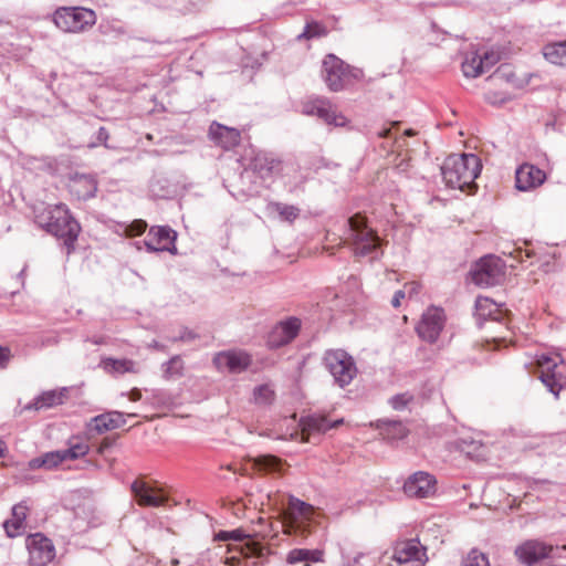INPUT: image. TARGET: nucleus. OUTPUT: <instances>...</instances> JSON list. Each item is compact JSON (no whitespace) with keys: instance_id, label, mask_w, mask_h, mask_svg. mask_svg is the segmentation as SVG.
<instances>
[{"instance_id":"c03bdc74","label":"nucleus","mask_w":566,"mask_h":566,"mask_svg":"<svg viewBox=\"0 0 566 566\" xmlns=\"http://www.w3.org/2000/svg\"><path fill=\"white\" fill-rule=\"evenodd\" d=\"M481 60H483V72L490 70L494 64L499 61V54L493 51H488L481 54Z\"/></svg>"},{"instance_id":"393cba45","label":"nucleus","mask_w":566,"mask_h":566,"mask_svg":"<svg viewBox=\"0 0 566 566\" xmlns=\"http://www.w3.org/2000/svg\"><path fill=\"white\" fill-rule=\"evenodd\" d=\"M28 511L29 507L23 502L12 507V517L3 523L4 531L9 537H15L25 532Z\"/></svg>"},{"instance_id":"0eeeda50","label":"nucleus","mask_w":566,"mask_h":566,"mask_svg":"<svg viewBox=\"0 0 566 566\" xmlns=\"http://www.w3.org/2000/svg\"><path fill=\"white\" fill-rule=\"evenodd\" d=\"M426 548L418 539L398 543L391 555L381 557V566H421L427 562Z\"/></svg>"},{"instance_id":"423d86ee","label":"nucleus","mask_w":566,"mask_h":566,"mask_svg":"<svg viewBox=\"0 0 566 566\" xmlns=\"http://www.w3.org/2000/svg\"><path fill=\"white\" fill-rule=\"evenodd\" d=\"M323 365L340 388L348 386L358 373L354 358L344 349L326 350Z\"/></svg>"},{"instance_id":"e2e57ef3","label":"nucleus","mask_w":566,"mask_h":566,"mask_svg":"<svg viewBox=\"0 0 566 566\" xmlns=\"http://www.w3.org/2000/svg\"><path fill=\"white\" fill-rule=\"evenodd\" d=\"M139 244H140V242H135V245L137 247V249H140Z\"/></svg>"},{"instance_id":"bf43d9fd","label":"nucleus","mask_w":566,"mask_h":566,"mask_svg":"<svg viewBox=\"0 0 566 566\" xmlns=\"http://www.w3.org/2000/svg\"><path fill=\"white\" fill-rule=\"evenodd\" d=\"M4 450H6V443L0 439V457L3 455Z\"/></svg>"},{"instance_id":"72a5a7b5","label":"nucleus","mask_w":566,"mask_h":566,"mask_svg":"<svg viewBox=\"0 0 566 566\" xmlns=\"http://www.w3.org/2000/svg\"><path fill=\"white\" fill-rule=\"evenodd\" d=\"M462 71L467 77H478L483 74V60H481V54L476 52L468 54L462 62Z\"/></svg>"},{"instance_id":"6ab92c4d","label":"nucleus","mask_w":566,"mask_h":566,"mask_svg":"<svg viewBox=\"0 0 566 566\" xmlns=\"http://www.w3.org/2000/svg\"><path fill=\"white\" fill-rule=\"evenodd\" d=\"M251 363V356L243 350L221 352L213 357V364L219 370L227 369L234 374L244 371Z\"/></svg>"},{"instance_id":"603ef678","label":"nucleus","mask_w":566,"mask_h":566,"mask_svg":"<svg viewBox=\"0 0 566 566\" xmlns=\"http://www.w3.org/2000/svg\"><path fill=\"white\" fill-rule=\"evenodd\" d=\"M153 398L158 403L167 405L169 402V399H166V394L164 391L154 392Z\"/></svg>"},{"instance_id":"864d4df0","label":"nucleus","mask_w":566,"mask_h":566,"mask_svg":"<svg viewBox=\"0 0 566 566\" xmlns=\"http://www.w3.org/2000/svg\"><path fill=\"white\" fill-rule=\"evenodd\" d=\"M129 399L132 401H138L140 400L142 398V392L138 390V389H133L130 392H129Z\"/></svg>"},{"instance_id":"7ed1b4c3","label":"nucleus","mask_w":566,"mask_h":566,"mask_svg":"<svg viewBox=\"0 0 566 566\" xmlns=\"http://www.w3.org/2000/svg\"><path fill=\"white\" fill-rule=\"evenodd\" d=\"M345 231V241L350 244L355 256H369L377 259L380 252L381 240L378 234L367 226L366 218L357 213L348 218Z\"/></svg>"},{"instance_id":"4d7b16f0","label":"nucleus","mask_w":566,"mask_h":566,"mask_svg":"<svg viewBox=\"0 0 566 566\" xmlns=\"http://www.w3.org/2000/svg\"><path fill=\"white\" fill-rule=\"evenodd\" d=\"M364 557V554L363 553H359L357 554L355 557H354V560L353 563H347L346 566H356L359 562V558Z\"/></svg>"},{"instance_id":"de8ad7c7","label":"nucleus","mask_w":566,"mask_h":566,"mask_svg":"<svg viewBox=\"0 0 566 566\" xmlns=\"http://www.w3.org/2000/svg\"><path fill=\"white\" fill-rule=\"evenodd\" d=\"M11 359V352L8 347L0 346V369L7 367Z\"/></svg>"},{"instance_id":"37998d69","label":"nucleus","mask_w":566,"mask_h":566,"mask_svg":"<svg viewBox=\"0 0 566 566\" xmlns=\"http://www.w3.org/2000/svg\"><path fill=\"white\" fill-rule=\"evenodd\" d=\"M412 400L409 394H399L390 398V405L395 410H402Z\"/></svg>"},{"instance_id":"680f3d73","label":"nucleus","mask_w":566,"mask_h":566,"mask_svg":"<svg viewBox=\"0 0 566 566\" xmlns=\"http://www.w3.org/2000/svg\"><path fill=\"white\" fill-rule=\"evenodd\" d=\"M388 133V130H385L384 134H380V136H387Z\"/></svg>"},{"instance_id":"ddd939ff","label":"nucleus","mask_w":566,"mask_h":566,"mask_svg":"<svg viewBox=\"0 0 566 566\" xmlns=\"http://www.w3.org/2000/svg\"><path fill=\"white\" fill-rule=\"evenodd\" d=\"M27 548L32 566H45L55 557V547L52 541L39 533L28 537Z\"/></svg>"},{"instance_id":"13d9d810","label":"nucleus","mask_w":566,"mask_h":566,"mask_svg":"<svg viewBox=\"0 0 566 566\" xmlns=\"http://www.w3.org/2000/svg\"><path fill=\"white\" fill-rule=\"evenodd\" d=\"M151 347H154V348H156V349H158V350H164V349H165V346H164V345H161V344H160V343H158V342H154V343L151 344Z\"/></svg>"},{"instance_id":"8fccbe9b","label":"nucleus","mask_w":566,"mask_h":566,"mask_svg":"<svg viewBox=\"0 0 566 566\" xmlns=\"http://www.w3.org/2000/svg\"><path fill=\"white\" fill-rule=\"evenodd\" d=\"M419 290H420V285L416 282L405 285L406 295L408 294L409 297L417 295L419 293Z\"/></svg>"},{"instance_id":"2eb2a0df","label":"nucleus","mask_w":566,"mask_h":566,"mask_svg":"<svg viewBox=\"0 0 566 566\" xmlns=\"http://www.w3.org/2000/svg\"><path fill=\"white\" fill-rule=\"evenodd\" d=\"M402 489L408 497L427 499L436 493L437 480L428 472L418 471L406 480Z\"/></svg>"},{"instance_id":"3c124183","label":"nucleus","mask_w":566,"mask_h":566,"mask_svg":"<svg viewBox=\"0 0 566 566\" xmlns=\"http://www.w3.org/2000/svg\"><path fill=\"white\" fill-rule=\"evenodd\" d=\"M109 135H108V132L106 130L105 127H99L98 132H97V140L102 144H104L105 146L106 145V142L108 139Z\"/></svg>"},{"instance_id":"20e7f679","label":"nucleus","mask_w":566,"mask_h":566,"mask_svg":"<svg viewBox=\"0 0 566 566\" xmlns=\"http://www.w3.org/2000/svg\"><path fill=\"white\" fill-rule=\"evenodd\" d=\"M315 516V509L294 495L289 496L287 506L283 513L285 532L290 535L305 536L310 532Z\"/></svg>"},{"instance_id":"a878e982","label":"nucleus","mask_w":566,"mask_h":566,"mask_svg":"<svg viewBox=\"0 0 566 566\" xmlns=\"http://www.w3.org/2000/svg\"><path fill=\"white\" fill-rule=\"evenodd\" d=\"M251 167L261 178H269L280 171L281 160L271 154L258 153L251 161Z\"/></svg>"},{"instance_id":"412c9836","label":"nucleus","mask_w":566,"mask_h":566,"mask_svg":"<svg viewBox=\"0 0 566 566\" xmlns=\"http://www.w3.org/2000/svg\"><path fill=\"white\" fill-rule=\"evenodd\" d=\"M209 137L214 144L229 150L240 144L241 133L237 128L213 122L209 128Z\"/></svg>"},{"instance_id":"f704fd0d","label":"nucleus","mask_w":566,"mask_h":566,"mask_svg":"<svg viewBox=\"0 0 566 566\" xmlns=\"http://www.w3.org/2000/svg\"><path fill=\"white\" fill-rule=\"evenodd\" d=\"M476 315L480 318L490 317L497 321L500 318V310L496 304L489 297H479L475 302Z\"/></svg>"},{"instance_id":"9b49d317","label":"nucleus","mask_w":566,"mask_h":566,"mask_svg":"<svg viewBox=\"0 0 566 566\" xmlns=\"http://www.w3.org/2000/svg\"><path fill=\"white\" fill-rule=\"evenodd\" d=\"M322 76L329 91L339 92L349 80V65L336 55L328 54L323 60Z\"/></svg>"},{"instance_id":"c756f323","label":"nucleus","mask_w":566,"mask_h":566,"mask_svg":"<svg viewBox=\"0 0 566 566\" xmlns=\"http://www.w3.org/2000/svg\"><path fill=\"white\" fill-rule=\"evenodd\" d=\"M324 553L319 549L294 548L289 552L286 562L289 564H297L305 562L304 566H311L310 563L323 562Z\"/></svg>"},{"instance_id":"aec40b11","label":"nucleus","mask_w":566,"mask_h":566,"mask_svg":"<svg viewBox=\"0 0 566 566\" xmlns=\"http://www.w3.org/2000/svg\"><path fill=\"white\" fill-rule=\"evenodd\" d=\"M545 180L546 174L532 164L521 165L515 172V186L521 191L535 189Z\"/></svg>"},{"instance_id":"6e6552de","label":"nucleus","mask_w":566,"mask_h":566,"mask_svg":"<svg viewBox=\"0 0 566 566\" xmlns=\"http://www.w3.org/2000/svg\"><path fill=\"white\" fill-rule=\"evenodd\" d=\"M559 364H563V358L558 354H542L537 357L539 379L556 398L566 386V375L558 370Z\"/></svg>"},{"instance_id":"58836bf2","label":"nucleus","mask_w":566,"mask_h":566,"mask_svg":"<svg viewBox=\"0 0 566 566\" xmlns=\"http://www.w3.org/2000/svg\"><path fill=\"white\" fill-rule=\"evenodd\" d=\"M182 369L184 361L179 355L171 357L168 361L163 364V373L167 379L181 376Z\"/></svg>"},{"instance_id":"f03ea898","label":"nucleus","mask_w":566,"mask_h":566,"mask_svg":"<svg viewBox=\"0 0 566 566\" xmlns=\"http://www.w3.org/2000/svg\"><path fill=\"white\" fill-rule=\"evenodd\" d=\"M482 169L480 158L474 154H452L446 158L441 166V174L446 185L462 191H472L476 188L475 179Z\"/></svg>"},{"instance_id":"09e8293b","label":"nucleus","mask_w":566,"mask_h":566,"mask_svg":"<svg viewBox=\"0 0 566 566\" xmlns=\"http://www.w3.org/2000/svg\"><path fill=\"white\" fill-rule=\"evenodd\" d=\"M405 297H406V291L405 290L396 291L394 296H392V300H391V305L394 307H399L400 304H401V300H403Z\"/></svg>"},{"instance_id":"7c9ffc66","label":"nucleus","mask_w":566,"mask_h":566,"mask_svg":"<svg viewBox=\"0 0 566 566\" xmlns=\"http://www.w3.org/2000/svg\"><path fill=\"white\" fill-rule=\"evenodd\" d=\"M65 461L85 457L90 451L88 443L81 437L73 436L67 440V448L62 450Z\"/></svg>"},{"instance_id":"1a4fd4ad","label":"nucleus","mask_w":566,"mask_h":566,"mask_svg":"<svg viewBox=\"0 0 566 566\" xmlns=\"http://www.w3.org/2000/svg\"><path fill=\"white\" fill-rule=\"evenodd\" d=\"M447 316L443 308L429 306L416 325V333L420 339L429 344H436L444 329Z\"/></svg>"},{"instance_id":"5fc2aeb1","label":"nucleus","mask_w":566,"mask_h":566,"mask_svg":"<svg viewBox=\"0 0 566 566\" xmlns=\"http://www.w3.org/2000/svg\"><path fill=\"white\" fill-rule=\"evenodd\" d=\"M361 75V71L358 69H350L349 67V77L359 78Z\"/></svg>"},{"instance_id":"c9c22d12","label":"nucleus","mask_w":566,"mask_h":566,"mask_svg":"<svg viewBox=\"0 0 566 566\" xmlns=\"http://www.w3.org/2000/svg\"><path fill=\"white\" fill-rule=\"evenodd\" d=\"M269 208L272 211H275L282 221H286L290 223L294 222L300 217L301 213L298 207L293 205H285L282 202H271L269 205Z\"/></svg>"},{"instance_id":"473e14b6","label":"nucleus","mask_w":566,"mask_h":566,"mask_svg":"<svg viewBox=\"0 0 566 566\" xmlns=\"http://www.w3.org/2000/svg\"><path fill=\"white\" fill-rule=\"evenodd\" d=\"M64 394L63 391L49 390L42 392L38 396L33 403L28 408H33L35 410L48 409L54 406H59L63 402Z\"/></svg>"},{"instance_id":"79ce46f5","label":"nucleus","mask_w":566,"mask_h":566,"mask_svg":"<svg viewBox=\"0 0 566 566\" xmlns=\"http://www.w3.org/2000/svg\"><path fill=\"white\" fill-rule=\"evenodd\" d=\"M461 566H490V563L483 553L472 549L463 559Z\"/></svg>"},{"instance_id":"f3484780","label":"nucleus","mask_w":566,"mask_h":566,"mask_svg":"<svg viewBox=\"0 0 566 566\" xmlns=\"http://www.w3.org/2000/svg\"><path fill=\"white\" fill-rule=\"evenodd\" d=\"M130 491L139 506L158 507L167 502V496L161 489L153 486L142 479H136L130 484Z\"/></svg>"},{"instance_id":"c85d7f7f","label":"nucleus","mask_w":566,"mask_h":566,"mask_svg":"<svg viewBox=\"0 0 566 566\" xmlns=\"http://www.w3.org/2000/svg\"><path fill=\"white\" fill-rule=\"evenodd\" d=\"M65 461V455L62 450L50 451L41 457L33 458L29 461L28 465L31 470L46 469L52 470Z\"/></svg>"},{"instance_id":"a211bd4d","label":"nucleus","mask_w":566,"mask_h":566,"mask_svg":"<svg viewBox=\"0 0 566 566\" xmlns=\"http://www.w3.org/2000/svg\"><path fill=\"white\" fill-rule=\"evenodd\" d=\"M554 547L536 539H530L515 548L517 559L526 565L533 566L543 558L551 557Z\"/></svg>"},{"instance_id":"9d476101","label":"nucleus","mask_w":566,"mask_h":566,"mask_svg":"<svg viewBox=\"0 0 566 566\" xmlns=\"http://www.w3.org/2000/svg\"><path fill=\"white\" fill-rule=\"evenodd\" d=\"M503 275V266L500 260L491 255L480 259L471 270L472 281L481 287L499 284Z\"/></svg>"},{"instance_id":"bb28decb","label":"nucleus","mask_w":566,"mask_h":566,"mask_svg":"<svg viewBox=\"0 0 566 566\" xmlns=\"http://www.w3.org/2000/svg\"><path fill=\"white\" fill-rule=\"evenodd\" d=\"M376 429L380 436L388 441L399 440L407 436L408 430L401 421L396 420H377Z\"/></svg>"},{"instance_id":"6e6d98bb","label":"nucleus","mask_w":566,"mask_h":566,"mask_svg":"<svg viewBox=\"0 0 566 566\" xmlns=\"http://www.w3.org/2000/svg\"><path fill=\"white\" fill-rule=\"evenodd\" d=\"M231 534L230 532H220L217 537L221 541H228V539H231Z\"/></svg>"},{"instance_id":"f257e3e1","label":"nucleus","mask_w":566,"mask_h":566,"mask_svg":"<svg viewBox=\"0 0 566 566\" xmlns=\"http://www.w3.org/2000/svg\"><path fill=\"white\" fill-rule=\"evenodd\" d=\"M35 222L48 233L63 240L67 255L75 250L81 226L65 205L48 206L43 211L35 214Z\"/></svg>"},{"instance_id":"a18cd8bd","label":"nucleus","mask_w":566,"mask_h":566,"mask_svg":"<svg viewBox=\"0 0 566 566\" xmlns=\"http://www.w3.org/2000/svg\"><path fill=\"white\" fill-rule=\"evenodd\" d=\"M147 223L144 220H135L128 228V231L132 234H142L146 231Z\"/></svg>"},{"instance_id":"39448f33","label":"nucleus","mask_w":566,"mask_h":566,"mask_svg":"<svg viewBox=\"0 0 566 566\" xmlns=\"http://www.w3.org/2000/svg\"><path fill=\"white\" fill-rule=\"evenodd\" d=\"M95 11L84 7H61L53 13V22L63 32L81 33L96 23Z\"/></svg>"},{"instance_id":"cd10ccee","label":"nucleus","mask_w":566,"mask_h":566,"mask_svg":"<svg viewBox=\"0 0 566 566\" xmlns=\"http://www.w3.org/2000/svg\"><path fill=\"white\" fill-rule=\"evenodd\" d=\"M231 539L240 543V552L243 556H254V555H261L262 554V545L252 539L251 535L244 534L241 530H234L231 531Z\"/></svg>"},{"instance_id":"4be33fe9","label":"nucleus","mask_w":566,"mask_h":566,"mask_svg":"<svg viewBox=\"0 0 566 566\" xmlns=\"http://www.w3.org/2000/svg\"><path fill=\"white\" fill-rule=\"evenodd\" d=\"M344 422V419H337L331 422L325 416L312 415L301 420L303 441H310V436L314 433H325L332 428H336Z\"/></svg>"},{"instance_id":"5701e85b","label":"nucleus","mask_w":566,"mask_h":566,"mask_svg":"<svg viewBox=\"0 0 566 566\" xmlns=\"http://www.w3.org/2000/svg\"><path fill=\"white\" fill-rule=\"evenodd\" d=\"M69 189L72 196L78 200H87L93 198L97 191V181L91 175L73 176L69 184Z\"/></svg>"},{"instance_id":"052dcab7","label":"nucleus","mask_w":566,"mask_h":566,"mask_svg":"<svg viewBox=\"0 0 566 566\" xmlns=\"http://www.w3.org/2000/svg\"><path fill=\"white\" fill-rule=\"evenodd\" d=\"M501 71H502V67H500L499 70H496V72L494 73V75H493V76H499Z\"/></svg>"},{"instance_id":"e433bc0d","label":"nucleus","mask_w":566,"mask_h":566,"mask_svg":"<svg viewBox=\"0 0 566 566\" xmlns=\"http://www.w3.org/2000/svg\"><path fill=\"white\" fill-rule=\"evenodd\" d=\"M105 369L118 373V374H125V373H138V368L135 361L130 359H114V358H107L104 360Z\"/></svg>"},{"instance_id":"b1692460","label":"nucleus","mask_w":566,"mask_h":566,"mask_svg":"<svg viewBox=\"0 0 566 566\" xmlns=\"http://www.w3.org/2000/svg\"><path fill=\"white\" fill-rule=\"evenodd\" d=\"M125 424V415L119 411H111L91 419L87 428L91 432L101 434L105 431L117 429Z\"/></svg>"},{"instance_id":"f8f14e48","label":"nucleus","mask_w":566,"mask_h":566,"mask_svg":"<svg viewBox=\"0 0 566 566\" xmlns=\"http://www.w3.org/2000/svg\"><path fill=\"white\" fill-rule=\"evenodd\" d=\"M177 232L168 226H154L149 229L143 243L148 252L177 253Z\"/></svg>"},{"instance_id":"4468645a","label":"nucleus","mask_w":566,"mask_h":566,"mask_svg":"<svg viewBox=\"0 0 566 566\" xmlns=\"http://www.w3.org/2000/svg\"><path fill=\"white\" fill-rule=\"evenodd\" d=\"M302 113L308 116H317L328 125L343 126L346 122L345 117L337 113L331 102L322 97L312 98L303 103Z\"/></svg>"},{"instance_id":"2f4dec72","label":"nucleus","mask_w":566,"mask_h":566,"mask_svg":"<svg viewBox=\"0 0 566 566\" xmlns=\"http://www.w3.org/2000/svg\"><path fill=\"white\" fill-rule=\"evenodd\" d=\"M543 55L552 64L564 65L566 62V41L546 44L543 48Z\"/></svg>"},{"instance_id":"ea45409f","label":"nucleus","mask_w":566,"mask_h":566,"mask_svg":"<svg viewBox=\"0 0 566 566\" xmlns=\"http://www.w3.org/2000/svg\"><path fill=\"white\" fill-rule=\"evenodd\" d=\"M254 464L259 470L266 472H275L281 469V460L274 455H260L254 460Z\"/></svg>"},{"instance_id":"dca6fc26","label":"nucleus","mask_w":566,"mask_h":566,"mask_svg":"<svg viewBox=\"0 0 566 566\" xmlns=\"http://www.w3.org/2000/svg\"><path fill=\"white\" fill-rule=\"evenodd\" d=\"M301 326V319L295 316L279 322L269 333L268 346L280 348L290 344L298 335Z\"/></svg>"},{"instance_id":"49530a36","label":"nucleus","mask_w":566,"mask_h":566,"mask_svg":"<svg viewBox=\"0 0 566 566\" xmlns=\"http://www.w3.org/2000/svg\"><path fill=\"white\" fill-rule=\"evenodd\" d=\"M197 336L193 332L189 331L188 328H182V331L180 332V335L179 336H176V337H171L170 340L172 343L175 342H190L192 339H195Z\"/></svg>"},{"instance_id":"4c0bfd02","label":"nucleus","mask_w":566,"mask_h":566,"mask_svg":"<svg viewBox=\"0 0 566 566\" xmlns=\"http://www.w3.org/2000/svg\"><path fill=\"white\" fill-rule=\"evenodd\" d=\"M274 389L268 384L260 385L253 390V400L256 405L269 406L274 401Z\"/></svg>"},{"instance_id":"a19ab883","label":"nucleus","mask_w":566,"mask_h":566,"mask_svg":"<svg viewBox=\"0 0 566 566\" xmlns=\"http://www.w3.org/2000/svg\"><path fill=\"white\" fill-rule=\"evenodd\" d=\"M326 34V29L318 22H308L306 23L302 33L297 35V40H310L313 38H318Z\"/></svg>"}]
</instances>
